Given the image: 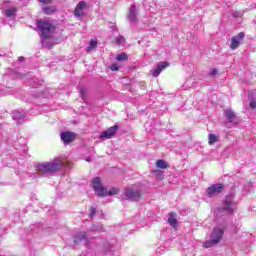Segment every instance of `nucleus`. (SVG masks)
Listing matches in <instances>:
<instances>
[{
	"instance_id": "f257e3e1",
	"label": "nucleus",
	"mask_w": 256,
	"mask_h": 256,
	"mask_svg": "<svg viewBox=\"0 0 256 256\" xmlns=\"http://www.w3.org/2000/svg\"><path fill=\"white\" fill-rule=\"evenodd\" d=\"M62 167H69V162L67 160H63V158L58 157L50 162H43L36 166L38 173H42L43 175H53V173H57V171H61Z\"/></svg>"
},
{
	"instance_id": "20e7f679",
	"label": "nucleus",
	"mask_w": 256,
	"mask_h": 256,
	"mask_svg": "<svg viewBox=\"0 0 256 256\" xmlns=\"http://www.w3.org/2000/svg\"><path fill=\"white\" fill-rule=\"evenodd\" d=\"M37 27L42 39H49V37H51V33L55 31V26H53V24H51V22H49L48 20L38 21Z\"/></svg>"
},
{
	"instance_id": "ddd939ff",
	"label": "nucleus",
	"mask_w": 256,
	"mask_h": 256,
	"mask_svg": "<svg viewBox=\"0 0 256 256\" xmlns=\"http://www.w3.org/2000/svg\"><path fill=\"white\" fill-rule=\"evenodd\" d=\"M62 141L64 143H72V141H75V133L73 132H62L60 135Z\"/></svg>"
},
{
	"instance_id": "412c9836",
	"label": "nucleus",
	"mask_w": 256,
	"mask_h": 256,
	"mask_svg": "<svg viewBox=\"0 0 256 256\" xmlns=\"http://www.w3.org/2000/svg\"><path fill=\"white\" fill-rule=\"evenodd\" d=\"M225 115L230 123L235 119V112H233V110H225Z\"/></svg>"
},
{
	"instance_id": "2eb2a0df",
	"label": "nucleus",
	"mask_w": 256,
	"mask_h": 256,
	"mask_svg": "<svg viewBox=\"0 0 256 256\" xmlns=\"http://www.w3.org/2000/svg\"><path fill=\"white\" fill-rule=\"evenodd\" d=\"M168 223L173 227L174 229H177V214L172 212L170 213V216L168 218Z\"/></svg>"
},
{
	"instance_id": "f8f14e48",
	"label": "nucleus",
	"mask_w": 256,
	"mask_h": 256,
	"mask_svg": "<svg viewBox=\"0 0 256 256\" xmlns=\"http://www.w3.org/2000/svg\"><path fill=\"white\" fill-rule=\"evenodd\" d=\"M223 233L224 231L222 228L216 227L213 229L210 238L214 241L218 240V243H219L221 239H223Z\"/></svg>"
},
{
	"instance_id": "0eeeda50",
	"label": "nucleus",
	"mask_w": 256,
	"mask_h": 256,
	"mask_svg": "<svg viewBox=\"0 0 256 256\" xmlns=\"http://www.w3.org/2000/svg\"><path fill=\"white\" fill-rule=\"evenodd\" d=\"M245 39V33L240 32L236 36L231 38V44H230V49L232 51H235V49L239 48V45L243 43V40Z\"/></svg>"
},
{
	"instance_id": "393cba45",
	"label": "nucleus",
	"mask_w": 256,
	"mask_h": 256,
	"mask_svg": "<svg viewBox=\"0 0 256 256\" xmlns=\"http://www.w3.org/2000/svg\"><path fill=\"white\" fill-rule=\"evenodd\" d=\"M117 45H125V38L123 36H118L116 38Z\"/></svg>"
},
{
	"instance_id": "4be33fe9",
	"label": "nucleus",
	"mask_w": 256,
	"mask_h": 256,
	"mask_svg": "<svg viewBox=\"0 0 256 256\" xmlns=\"http://www.w3.org/2000/svg\"><path fill=\"white\" fill-rule=\"evenodd\" d=\"M156 167H158V169H167L169 165L167 164V162H165V160H158L156 162Z\"/></svg>"
},
{
	"instance_id": "aec40b11",
	"label": "nucleus",
	"mask_w": 256,
	"mask_h": 256,
	"mask_svg": "<svg viewBox=\"0 0 256 256\" xmlns=\"http://www.w3.org/2000/svg\"><path fill=\"white\" fill-rule=\"evenodd\" d=\"M217 243H219V240H213V238H211L203 244V247H205V249H210V247H214Z\"/></svg>"
},
{
	"instance_id": "f3484780",
	"label": "nucleus",
	"mask_w": 256,
	"mask_h": 256,
	"mask_svg": "<svg viewBox=\"0 0 256 256\" xmlns=\"http://www.w3.org/2000/svg\"><path fill=\"white\" fill-rule=\"evenodd\" d=\"M43 13H45V15H53V13L57 12V7L55 6H46L42 8Z\"/></svg>"
},
{
	"instance_id": "39448f33",
	"label": "nucleus",
	"mask_w": 256,
	"mask_h": 256,
	"mask_svg": "<svg viewBox=\"0 0 256 256\" xmlns=\"http://www.w3.org/2000/svg\"><path fill=\"white\" fill-rule=\"evenodd\" d=\"M125 197L129 201H139L141 199V188H127L125 191Z\"/></svg>"
},
{
	"instance_id": "6ab92c4d",
	"label": "nucleus",
	"mask_w": 256,
	"mask_h": 256,
	"mask_svg": "<svg viewBox=\"0 0 256 256\" xmlns=\"http://www.w3.org/2000/svg\"><path fill=\"white\" fill-rule=\"evenodd\" d=\"M85 239H87V234L85 232H80L74 237V243H80V241H83Z\"/></svg>"
},
{
	"instance_id": "1a4fd4ad",
	"label": "nucleus",
	"mask_w": 256,
	"mask_h": 256,
	"mask_svg": "<svg viewBox=\"0 0 256 256\" xmlns=\"http://www.w3.org/2000/svg\"><path fill=\"white\" fill-rule=\"evenodd\" d=\"M85 9H87V3L85 1H80L74 10L75 17H83L85 15Z\"/></svg>"
},
{
	"instance_id": "f03ea898",
	"label": "nucleus",
	"mask_w": 256,
	"mask_h": 256,
	"mask_svg": "<svg viewBox=\"0 0 256 256\" xmlns=\"http://www.w3.org/2000/svg\"><path fill=\"white\" fill-rule=\"evenodd\" d=\"M91 183H92V187H93L96 195H98V197H107V195L111 196V195H117L119 193V189H117V188H110L107 191V189L101 183L100 177H95L94 179H92Z\"/></svg>"
},
{
	"instance_id": "c85d7f7f",
	"label": "nucleus",
	"mask_w": 256,
	"mask_h": 256,
	"mask_svg": "<svg viewBox=\"0 0 256 256\" xmlns=\"http://www.w3.org/2000/svg\"><path fill=\"white\" fill-rule=\"evenodd\" d=\"M40 3H43L44 5H49L51 3H53V0H39Z\"/></svg>"
},
{
	"instance_id": "dca6fc26",
	"label": "nucleus",
	"mask_w": 256,
	"mask_h": 256,
	"mask_svg": "<svg viewBox=\"0 0 256 256\" xmlns=\"http://www.w3.org/2000/svg\"><path fill=\"white\" fill-rule=\"evenodd\" d=\"M12 119L21 123V120L25 119V112L14 111L12 113Z\"/></svg>"
},
{
	"instance_id": "bb28decb",
	"label": "nucleus",
	"mask_w": 256,
	"mask_h": 256,
	"mask_svg": "<svg viewBox=\"0 0 256 256\" xmlns=\"http://www.w3.org/2000/svg\"><path fill=\"white\" fill-rule=\"evenodd\" d=\"M95 213H97V210L95 209V207H92L91 210H90L91 219H93V217H95Z\"/></svg>"
},
{
	"instance_id": "9d476101",
	"label": "nucleus",
	"mask_w": 256,
	"mask_h": 256,
	"mask_svg": "<svg viewBox=\"0 0 256 256\" xmlns=\"http://www.w3.org/2000/svg\"><path fill=\"white\" fill-rule=\"evenodd\" d=\"M169 67V64L167 62H160L156 65V67L152 70V77H159L161 75V71L163 69H167Z\"/></svg>"
},
{
	"instance_id": "2f4dec72",
	"label": "nucleus",
	"mask_w": 256,
	"mask_h": 256,
	"mask_svg": "<svg viewBox=\"0 0 256 256\" xmlns=\"http://www.w3.org/2000/svg\"><path fill=\"white\" fill-rule=\"evenodd\" d=\"M86 161H88V162H89V161H91V159H90V158H87V159H86Z\"/></svg>"
},
{
	"instance_id": "c756f323",
	"label": "nucleus",
	"mask_w": 256,
	"mask_h": 256,
	"mask_svg": "<svg viewBox=\"0 0 256 256\" xmlns=\"http://www.w3.org/2000/svg\"><path fill=\"white\" fill-rule=\"evenodd\" d=\"M210 75L211 77H215V75H217V69L213 68L212 70H210Z\"/></svg>"
},
{
	"instance_id": "423d86ee",
	"label": "nucleus",
	"mask_w": 256,
	"mask_h": 256,
	"mask_svg": "<svg viewBox=\"0 0 256 256\" xmlns=\"http://www.w3.org/2000/svg\"><path fill=\"white\" fill-rule=\"evenodd\" d=\"M224 186L223 184H213L209 188H207L206 193L208 197H215L217 195H220V193H223Z\"/></svg>"
},
{
	"instance_id": "cd10ccee",
	"label": "nucleus",
	"mask_w": 256,
	"mask_h": 256,
	"mask_svg": "<svg viewBox=\"0 0 256 256\" xmlns=\"http://www.w3.org/2000/svg\"><path fill=\"white\" fill-rule=\"evenodd\" d=\"M249 107H250V109H256V101L251 100L250 103H249Z\"/></svg>"
},
{
	"instance_id": "5701e85b",
	"label": "nucleus",
	"mask_w": 256,
	"mask_h": 256,
	"mask_svg": "<svg viewBox=\"0 0 256 256\" xmlns=\"http://www.w3.org/2000/svg\"><path fill=\"white\" fill-rule=\"evenodd\" d=\"M117 61H127V54L121 53L116 56Z\"/></svg>"
},
{
	"instance_id": "4468645a",
	"label": "nucleus",
	"mask_w": 256,
	"mask_h": 256,
	"mask_svg": "<svg viewBox=\"0 0 256 256\" xmlns=\"http://www.w3.org/2000/svg\"><path fill=\"white\" fill-rule=\"evenodd\" d=\"M4 14L6 17H9L10 19H15V17H17V8H7L6 10H4Z\"/></svg>"
},
{
	"instance_id": "7ed1b4c3",
	"label": "nucleus",
	"mask_w": 256,
	"mask_h": 256,
	"mask_svg": "<svg viewBox=\"0 0 256 256\" xmlns=\"http://www.w3.org/2000/svg\"><path fill=\"white\" fill-rule=\"evenodd\" d=\"M233 211H235V202L233 201V194H230L225 197L222 207L217 209L216 215L221 217V215H229Z\"/></svg>"
},
{
	"instance_id": "a211bd4d",
	"label": "nucleus",
	"mask_w": 256,
	"mask_h": 256,
	"mask_svg": "<svg viewBox=\"0 0 256 256\" xmlns=\"http://www.w3.org/2000/svg\"><path fill=\"white\" fill-rule=\"evenodd\" d=\"M221 141V138L215 134H209L208 135V143L209 145H215V143H219Z\"/></svg>"
},
{
	"instance_id": "9b49d317",
	"label": "nucleus",
	"mask_w": 256,
	"mask_h": 256,
	"mask_svg": "<svg viewBox=\"0 0 256 256\" xmlns=\"http://www.w3.org/2000/svg\"><path fill=\"white\" fill-rule=\"evenodd\" d=\"M128 20L130 23L135 24L137 23V8L135 7V4H132L129 9L128 13Z\"/></svg>"
},
{
	"instance_id": "7c9ffc66",
	"label": "nucleus",
	"mask_w": 256,
	"mask_h": 256,
	"mask_svg": "<svg viewBox=\"0 0 256 256\" xmlns=\"http://www.w3.org/2000/svg\"><path fill=\"white\" fill-rule=\"evenodd\" d=\"M25 60V58L23 57V56H20L19 58H18V61H24Z\"/></svg>"
},
{
	"instance_id": "6e6552de",
	"label": "nucleus",
	"mask_w": 256,
	"mask_h": 256,
	"mask_svg": "<svg viewBox=\"0 0 256 256\" xmlns=\"http://www.w3.org/2000/svg\"><path fill=\"white\" fill-rule=\"evenodd\" d=\"M117 129H119L117 125L108 128L100 134V139H111L117 133Z\"/></svg>"
},
{
	"instance_id": "a878e982",
	"label": "nucleus",
	"mask_w": 256,
	"mask_h": 256,
	"mask_svg": "<svg viewBox=\"0 0 256 256\" xmlns=\"http://www.w3.org/2000/svg\"><path fill=\"white\" fill-rule=\"evenodd\" d=\"M110 69L111 71H119V65L114 63L110 66Z\"/></svg>"
},
{
	"instance_id": "b1692460",
	"label": "nucleus",
	"mask_w": 256,
	"mask_h": 256,
	"mask_svg": "<svg viewBox=\"0 0 256 256\" xmlns=\"http://www.w3.org/2000/svg\"><path fill=\"white\" fill-rule=\"evenodd\" d=\"M95 47H97V40H91L87 50L92 51V49H95Z\"/></svg>"
}]
</instances>
